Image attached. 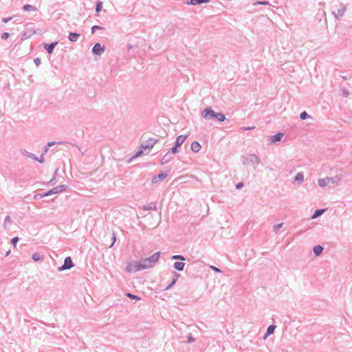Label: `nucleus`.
<instances>
[{"mask_svg":"<svg viewBox=\"0 0 352 352\" xmlns=\"http://www.w3.org/2000/svg\"><path fill=\"white\" fill-rule=\"evenodd\" d=\"M201 148V146L198 142L195 141V142H192L191 149L193 152H195V153L199 152L200 151Z\"/></svg>","mask_w":352,"mask_h":352,"instance_id":"20","label":"nucleus"},{"mask_svg":"<svg viewBox=\"0 0 352 352\" xmlns=\"http://www.w3.org/2000/svg\"><path fill=\"white\" fill-rule=\"evenodd\" d=\"M327 210L326 208L322 209H317L314 211V214L311 215V219H316L319 217L320 215H322L325 211Z\"/></svg>","mask_w":352,"mask_h":352,"instance_id":"19","label":"nucleus"},{"mask_svg":"<svg viewBox=\"0 0 352 352\" xmlns=\"http://www.w3.org/2000/svg\"><path fill=\"white\" fill-rule=\"evenodd\" d=\"M168 176L166 173H161L158 175L155 176L152 178V183H157L159 182L163 181Z\"/></svg>","mask_w":352,"mask_h":352,"instance_id":"13","label":"nucleus"},{"mask_svg":"<svg viewBox=\"0 0 352 352\" xmlns=\"http://www.w3.org/2000/svg\"><path fill=\"white\" fill-rule=\"evenodd\" d=\"M56 144V142H49L46 145L50 148Z\"/></svg>","mask_w":352,"mask_h":352,"instance_id":"53","label":"nucleus"},{"mask_svg":"<svg viewBox=\"0 0 352 352\" xmlns=\"http://www.w3.org/2000/svg\"><path fill=\"white\" fill-rule=\"evenodd\" d=\"M172 259L184 261L185 258L182 255H174L172 256Z\"/></svg>","mask_w":352,"mask_h":352,"instance_id":"37","label":"nucleus"},{"mask_svg":"<svg viewBox=\"0 0 352 352\" xmlns=\"http://www.w3.org/2000/svg\"><path fill=\"white\" fill-rule=\"evenodd\" d=\"M194 341H195V339L192 337L191 335H189L188 336V342L191 343V342H193Z\"/></svg>","mask_w":352,"mask_h":352,"instance_id":"51","label":"nucleus"},{"mask_svg":"<svg viewBox=\"0 0 352 352\" xmlns=\"http://www.w3.org/2000/svg\"><path fill=\"white\" fill-rule=\"evenodd\" d=\"M34 62L37 67H38L41 64V58L37 57L34 59Z\"/></svg>","mask_w":352,"mask_h":352,"instance_id":"41","label":"nucleus"},{"mask_svg":"<svg viewBox=\"0 0 352 352\" xmlns=\"http://www.w3.org/2000/svg\"><path fill=\"white\" fill-rule=\"evenodd\" d=\"M104 50V47L102 46L99 43H97L92 47L91 52L94 55L100 56Z\"/></svg>","mask_w":352,"mask_h":352,"instance_id":"9","label":"nucleus"},{"mask_svg":"<svg viewBox=\"0 0 352 352\" xmlns=\"http://www.w3.org/2000/svg\"><path fill=\"white\" fill-rule=\"evenodd\" d=\"M104 28L102 26H99V25H94L92 26L91 28V33L92 34H94L96 32V30H104Z\"/></svg>","mask_w":352,"mask_h":352,"instance_id":"34","label":"nucleus"},{"mask_svg":"<svg viewBox=\"0 0 352 352\" xmlns=\"http://www.w3.org/2000/svg\"><path fill=\"white\" fill-rule=\"evenodd\" d=\"M340 181V177L338 176L329 177H326L324 178H320L318 180V184L320 187H325L329 186L330 184H337Z\"/></svg>","mask_w":352,"mask_h":352,"instance_id":"2","label":"nucleus"},{"mask_svg":"<svg viewBox=\"0 0 352 352\" xmlns=\"http://www.w3.org/2000/svg\"><path fill=\"white\" fill-rule=\"evenodd\" d=\"M125 270L129 273L140 271V270L139 269L138 261L133 263H129L126 265Z\"/></svg>","mask_w":352,"mask_h":352,"instance_id":"6","label":"nucleus"},{"mask_svg":"<svg viewBox=\"0 0 352 352\" xmlns=\"http://www.w3.org/2000/svg\"><path fill=\"white\" fill-rule=\"evenodd\" d=\"M112 240H113V242L110 245L109 248H111L113 244L115 243L116 241V234L115 233L113 234V237H112Z\"/></svg>","mask_w":352,"mask_h":352,"instance_id":"50","label":"nucleus"},{"mask_svg":"<svg viewBox=\"0 0 352 352\" xmlns=\"http://www.w3.org/2000/svg\"><path fill=\"white\" fill-rule=\"evenodd\" d=\"M244 186V184L243 182H239L236 185V188L237 190L241 189Z\"/></svg>","mask_w":352,"mask_h":352,"instance_id":"45","label":"nucleus"},{"mask_svg":"<svg viewBox=\"0 0 352 352\" xmlns=\"http://www.w3.org/2000/svg\"><path fill=\"white\" fill-rule=\"evenodd\" d=\"M160 256V252H157L152 254L150 257L146 258V259L148 261V263L151 264V265L153 267L159 260Z\"/></svg>","mask_w":352,"mask_h":352,"instance_id":"11","label":"nucleus"},{"mask_svg":"<svg viewBox=\"0 0 352 352\" xmlns=\"http://www.w3.org/2000/svg\"><path fill=\"white\" fill-rule=\"evenodd\" d=\"M12 221H5L4 223V228L5 229H8V227L9 226V224L11 223Z\"/></svg>","mask_w":352,"mask_h":352,"instance_id":"54","label":"nucleus"},{"mask_svg":"<svg viewBox=\"0 0 352 352\" xmlns=\"http://www.w3.org/2000/svg\"><path fill=\"white\" fill-rule=\"evenodd\" d=\"M10 36V34L8 32H3L1 36V38L3 40H6L7 38H8Z\"/></svg>","mask_w":352,"mask_h":352,"instance_id":"40","label":"nucleus"},{"mask_svg":"<svg viewBox=\"0 0 352 352\" xmlns=\"http://www.w3.org/2000/svg\"><path fill=\"white\" fill-rule=\"evenodd\" d=\"M21 153L25 155H27L28 157L32 158L33 160L36 159V156L34 154L27 151L25 149H21Z\"/></svg>","mask_w":352,"mask_h":352,"instance_id":"27","label":"nucleus"},{"mask_svg":"<svg viewBox=\"0 0 352 352\" xmlns=\"http://www.w3.org/2000/svg\"><path fill=\"white\" fill-rule=\"evenodd\" d=\"M10 253V250H8L6 254V256H8Z\"/></svg>","mask_w":352,"mask_h":352,"instance_id":"58","label":"nucleus"},{"mask_svg":"<svg viewBox=\"0 0 352 352\" xmlns=\"http://www.w3.org/2000/svg\"><path fill=\"white\" fill-rule=\"evenodd\" d=\"M138 263L140 271L152 267L146 258L140 259Z\"/></svg>","mask_w":352,"mask_h":352,"instance_id":"10","label":"nucleus"},{"mask_svg":"<svg viewBox=\"0 0 352 352\" xmlns=\"http://www.w3.org/2000/svg\"><path fill=\"white\" fill-rule=\"evenodd\" d=\"M283 225H284L283 223H278L277 225H275L274 226V231L275 232H278L279 231V230L283 227Z\"/></svg>","mask_w":352,"mask_h":352,"instance_id":"31","label":"nucleus"},{"mask_svg":"<svg viewBox=\"0 0 352 352\" xmlns=\"http://www.w3.org/2000/svg\"><path fill=\"white\" fill-rule=\"evenodd\" d=\"M32 258L33 259L34 261H39L43 260V256H41L38 252L34 253L32 256Z\"/></svg>","mask_w":352,"mask_h":352,"instance_id":"28","label":"nucleus"},{"mask_svg":"<svg viewBox=\"0 0 352 352\" xmlns=\"http://www.w3.org/2000/svg\"><path fill=\"white\" fill-rule=\"evenodd\" d=\"M56 180H55V175H54V177H53L52 179H50V180L49 184H50V185L53 186V185H55V184H56Z\"/></svg>","mask_w":352,"mask_h":352,"instance_id":"47","label":"nucleus"},{"mask_svg":"<svg viewBox=\"0 0 352 352\" xmlns=\"http://www.w3.org/2000/svg\"><path fill=\"white\" fill-rule=\"evenodd\" d=\"M4 220H10V217L9 215H7V216L5 217Z\"/></svg>","mask_w":352,"mask_h":352,"instance_id":"56","label":"nucleus"},{"mask_svg":"<svg viewBox=\"0 0 352 352\" xmlns=\"http://www.w3.org/2000/svg\"><path fill=\"white\" fill-rule=\"evenodd\" d=\"M210 0H201V3H209Z\"/></svg>","mask_w":352,"mask_h":352,"instance_id":"55","label":"nucleus"},{"mask_svg":"<svg viewBox=\"0 0 352 352\" xmlns=\"http://www.w3.org/2000/svg\"><path fill=\"white\" fill-rule=\"evenodd\" d=\"M19 241V237L15 236L11 239V243L13 244L14 247L16 245V243Z\"/></svg>","mask_w":352,"mask_h":352,"instance_id":"38","label":"nucleus"},{"mask_svg":"<svg viewBox=\"0 0 352 352\" xmlns=\"http://www.w3.org/2000/svg\"><path fill=\"white\" fill-rule=\"evenodd\" d=\"M173 158V155L171 153L167 152L162 158L161 160V164H166L168 162H169L170 160H172Z\"/></svg>","mask_w":352,"mask_h":352,"instance_id":"15","label":"nucleus"},{"mask_svg":"<svg viewBox=\"0 0 352 352\" xmlns=\"http://www.w3.org/2000/svg\"><path fill=\"white\" fill-rule=\"evenodd\" d=\"M179 276V275L178 274L175 273L171 283L166 287V289H170L175 284V283L177 280Z\"/></svg>","mask_w":352,"mask_h":352,"instance_id":"24","label":"nucleus"},{"mask_svg":"<svg viewBox=\"0 0 352 352\" xmlns=\"http://www.w3.org/2000/svg\"><path fill=\"white\" fill-rule=\"evenodd\" d=\"M185 266V263L183 262H175L174 263V267L178 271H182Z\"/></svg>","mask_w":352,"mask_h":352,"instance_id":"26","label":"nucleus"},{"mask_svg":"<svg viewBox=\"0 0 352 352\" xmlns=\"http://www.w3.org/2000/svg\"><path fill=\"white\" fill-rule=\"evenodd\" d=\"M34 160H36L40 163H43L45 162L43 155H42V154L41 155V156L39 157H36V159H35Z\"/></svg>","mask_w":352,"mask_h":352,"instance_id":"42","label":"nucleus"},{"mask_svg":"<svg viewBox=\"0 0 352 352\" xmlns=\"http://www.w3.org/2000/svg\"><path fill=\"white\" fill-rule=\"evenodd\" d=\"M143 149L144 148H140V149L134 155L133 157H138L140 156L143 153Z\"/></svg>","mask_w":352,"mask_h":352,"instance_id":"43","label":"nucleus"},{"mask_svg":"<svg viewBox=\"0 0 352 352\" xmlns=\"http://www.w3.org/2000/svg\"><path fill=\"white\" fill-rule=\"evenodd\" d=\"M323 247L318 245L314 247L313 252L316 256H320L323 251Z\"/></svg>","mask_w":352,"mask_h":352,"instance_id":"21","label":"nucleus"},{"mask_svg":"<svg viewBox=\"0 0 352 352\" xmlns=\"http://www.w3.org/2000/svg\"><path fill=\"white\" fill-rule=\"evenodd\" d=\"M58 41H54L51 43H46L44 45L45 50L47 52L48 54H52L54 52V47L58 45Z\"/></svg>","mask_w":352,"mask_h":352,"instance_id":"12","label":"nucleus"},{"mask_svg":"<svg viewBox=\"0 0 352 352\" xmlns=\"http://www.w3.org/2000/svg\"><path fill=\"white\" fill-rule=\"evenodd\" d=\"M261 160L259 157L255 154H248L245 160L243 161V164H260Z\"/></svg>","mask_w":352,"mask_h":352,"instance_id":"4","label":"nucleus"},{"mask_svg":"<svg viewBox=\"0 0 352 352\" xmlns=\"http://www.w3.org/2000/svg\"><path fill=\"white\" fill-rule=\"evenodd\" d=\"M309 117V116L307 114V113L306 111H303L300 114V118L301 120H305V119L308 118Z\"/></svg>","mask_w":352,"mask_h":352,"instance_id":"35","label":"nucleus"},{"mask_svg":"<svg viewBox=\"0 0 352 352\" xmlns=\"http://www.w3.org/2000/svg\"><path fill=\"white\" fill-rule=\"evenodd\" d=\"M102 8V2L98 1L96 3V12L99 13L101 11Z\"/></svg>","mask_w":352,"mask_h":352,"instance_id":"30","label":"nucleus"},{"mask_svg":"<svg viewBox=\"0 0 352 352\" xmlns=\"http://www.w3.org/2000/svg\"><path fill=\"white\" fill-rule=\"evenodd\" d=\"M346 10V6L343 4H341L340 8H338L336 12L333 11L332 14L334 15V17L337 20H340L344 16Z\"/></svg>","mask_w":352,"mask_h":352,"instance_id":"5","label":"nucleus"},{"mask_svg":"<svg viewBox=\"0 0 352 352\" xmlns=\"http://www.w3.org/2000/svg\"><path fill=\"white\" fill-rule=\"evenodd\" d=\"M23 10L25 11H34V12H36L37 11V8L34 6H32V5H30V4H25L23 6Z\"/></svg>","mask_w":352,"mask_h":352,"instance_id":"23","label":"nucleus"},{"mask_svg":"<svg viewBox=\"0 0 352 352\" xmlns=\"http://www.w3.org/2000/svg\"><path fill=\"white\" fill-rule=\"evenodd\" d=\"M349 95V92L348 90H346V89H343L342 90V96L344 97H347Z\"/></svg>","mask_w":352,"mask_h":352,"instance_id":"49","label":"nucleus"},{"mask_svg":"<svg viewBox=\"0 0 352 352\" xmlns=\"http://www.w3.org/2000/svg\"><path fill=\"white\" fill-rule=\"evenodd\" d=\"M11 19H12V17L3 18L2 19V22L6 23L8 21H10Z\"/></svg>","mask_w":352,"mask_h":352,"instance_id":"52","label":"nucleus"},{"mask_svg":"<svg viewBox=\"0 0 352 352\" xmlns=\"http://www.w3.org/2000/svg\"><path fill=\"white\" fill-rule=\"evenodd\" d=\"M143 209L144 210H155L156 209V205L154 203H150L147 205H145L143 206Z\"/></svg>","mask_w":352,"mask_h":352,"instance_id":"29","label":"nucleus"},{"mask_svg":"<svg viewBox=\"0 0 352 352\" xmlns=\"http://www.w3.org/2000/svg\"><path fill=\"white\" fill-rule=\"evenodd\" d=\"M80 34L76 32H69L68 39L72 42H76L80 38Z\"/></svg>","mask_w":352,"mask_h":352,"instance_id":"18","label":"nucleus"},{"mask_svg":"<svg viewBox=\"0 0 352 352\" xmlns=\"http://www.w3.org/2000/svg\"><path fill=\"white\" fill-rule=\"evenodd\" d=\"M67 187L68 186L65 184L59 185V186H57L52 188L51 190L44 192L43 194H38V195H36L35 197H36L37 196H39L40 197H43L57 194V193L63 192L64 190H65L67 188Z\"/></svg>","mask_w":352,"mask_h":352,"instance_id":"3","label":"nucleus"},{"mask_svg":"<svg viewBox=\"0 0 352 352\" xmlns=\"http://www.w3.org/2000/svg\"><path fill=\"white\" fill-rule=\"evenodd\" d=\"M35 32L36 31L33 29H28L23 33L21 39L24 41L30 38Z\"/></svg>","mask_w":352,"mask_h":352,"instance_id":"14","label":"nucleus"},{"mask_svg":"<svg viewBox=\"0 0 352 352\" xmlns=\"http://www.w3.org/2000/svg\"><path fill=\"white\" fill-rule=\"evenodd\" d=\"M157 140H153L152 138H149L142 143L140 148H148L151 149L153 147V146L157 143Z\"/></svg>","mask_w":352,"mask_h":352,"instance_id":"7","label":"nucleus"},{"mask_svg":"<svg viewBox=\"0 0 352 352\" xmlns=\"http://www.w3.org/2000/svg\"><path fill=\"white\" fill-rule=\"evenodd\" d=\"M179 146H176V145L175 144L174 146H173L170 149V151H168L169 153H171L172 155H173L174 154L177 153L178 152V148Z\"/></svg>","mask_w":352,"mask_h":352,"instance_id":"36","label":"nucleus"},{"mask_svg":"<svg viewBox=\"0 0 352 352\" xmlns=\"http://www.w3.org/2000/svg\"><path fill=\"white\" fill-rule=\"evenodd\" d=\"M275 329H276L275 325L269 326L268 328L267 329V331H266L264 338L265 339L268 336L274 333Z\"/></svg>","mask_w":352,"mask_h":352,"instance_id":"25","label":"nucleus"},{"mask_svg":"<svg viewBox=\"0 0 352 352\" xmlns=\"http://www.w3.org/2000/svg\"><path fill=\"white\" fill-rule=\"evenodd\" d=\"M186 138H187V135H180L177 136V138H176V140H175V144L176 145V146H182V144L186 140Z\"/></svg>","mask_w":352,"mask_h":352,"instance_id":"17","label":"nucleus"},{"mask_svg":"<svg viewBox=\"0 0 352 352\" xmlns=\"http://www.w3.org/2000/svg\"><path fill=\"white\" fill-rule=\"evenodd\" d=\"M254 129H255V126H248V127L243 126V127L241 128V130L245 131L247 130H252Z\"/></svg>","mask_w":352,"mask_h":352,"instance_id":"44","label":"nucleus"},{"mask_svg":"<svg viewBox=\"0 0 352 352\" xmlns=\"http://www.w3.org/2000/svg\"><path fill=\"white\" fill-rule=\"evenodd\" d=\"M304 181V174L302 172L298 173L294 177V182H297L299 184Z\"/></svg>","mask_w":352,"mask_h":352,"instance_id":"22","label":"nucleus"},{"mask_svg":"<svg viewBox=\"0 0 352 352\" xmlns=\"http://www.w3.org/2000/svg\"><path fill=\"white\" fill-rule=\"evenodd\" d=\"M48 150H49V147L47 145H45V146L43 148V149L42 151V155H44L45 153H47Z\"/></svg>","mask_w":352,"mask_h":352,"instance_id":"46","label":"nucleus"},{"mask_svg":"<svg viewBox=\"0 0 352 352\" xmlns=\"http://www.w3.org/2000/svg\"><path fill=\"white\" fill-rule=\"evenodd\" d=\"M283 137V133H278L272 136H271V142L272 143H276L277 142H279L281 140V139Z\"/></svg>","mask_w":352,"mask_h":352,"instance_id":"16","label":"nucleus"},{"mask_svg":"<svg viewBox=\"0 0 352 352\" xmlns=\"http://www.w3.org/2000/svg\"><path fill=\"white\" fill-rule=\"evenodd\" d=\"M210 268H211L213 271H214L215 272H218V273H221V271L219 268H217V267H214V266L211 265V266H210Z\"/></svg>","mask_w":352,"mask_h":352,"instance_id":"48","label":"nucleus"},{"mask_svg":"<svg viewBox=\"0 0 352 352\" xmlns=\"http://www.w3.org/2000/svg\"><path fill=\"white\" fill-rule=\"evenodd\" d=\"M127 47H128V49H131V48L133 47V46H132V45L129 44V45H127Z\"/></svg>","mask_w":352,"mask_h":352,"instance_id":"57","label":"nucleus"},{"mask_svg":"<svg viewBox=\"0 0 352 352\" xmlns=\"http://www.w3.org/2000/svg\"><path fill=\"white\" fill-rule=\"evenodd\" d=\"M254 5H263V6H267L270 5L269 1H258L254 3Z\"/></svg>","mask_w":352,"mask_h":352,"instance_id":"32","label":"nucleus"},{"mask_svg":"<svg viewBox=\"0 0 352 352\" xmlns=\"http://www.w3.org/2000/svg\"><path fill=\"white\" fill-rule=\"evenodd\" d=\"M201 116L206 120H210L215 118L219 122L226 120V116L223 113L219 112L216 113L211 107H207L201 113Z\"/></svg>","mask_w":352,"mask_h":352,"instance_id":"1","label":"nucleus"},{"mask_svg":"<svg viewBox=\"0 0 352 352\" xmlns=\"http://www.w3.org/2000/svg\"><path fill=\"white\" fill-rule=\"evenodd\" d=\"M74 266L73 262L69 256L66 257L64 261V264L58 267L59 271H63L66 270H69Z\"/></svg>","mask_w":352,"mask_h":352,"instance_id":"8","label":"nucleus"},{"mask_svg":"<svg viewBox=\"0 0 352 352\" xmlns=\"http://www.w3.org/2000/svg\"><path fill=\"white\" fill-rule=\"evenodd\" d=\"M126 296L128 297H129L130 298H131V299L140 300V298L138 296H135L134 294H130V293H128L126 294Z\"/></svg>","mask_w":352,"mask_h":352,"instance_id":"39","label":"nucleus"},{"mask_svg":"<svg viewBox=\"0 0 352 352\" xmlns=\"http://www.w3.org/2000/svg\"><path fill=\"white\" fill-rule=\"evenodd\" d=\"M188 4L192 6L199 5L201 4V0H189Z\"/></svg>","mask_w":352,"mask_h":352,"instance_id":"33","label":"nucleus"}]
</instances>
